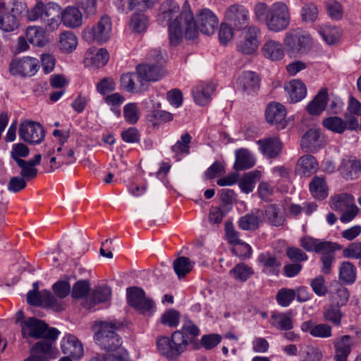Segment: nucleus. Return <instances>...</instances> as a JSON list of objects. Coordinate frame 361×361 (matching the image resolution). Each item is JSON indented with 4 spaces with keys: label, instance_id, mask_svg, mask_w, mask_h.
<instances>
[{
    "label": "nucleus",
    "instance_id": "nucleus-1",
    "mask_svg": "<svg viewBox=\"0 0 361 361\" xmlns=\"http://www.w3.org/2000/svg\"><path fill=\"white\" fill-rule=\"evenodd\" d=\"M158 20L166 23H191L194 16L190 4L185 1L180 11L178 4L173 0L163 1L158 11Z\"/></svg>",
    "mask_w": 361,
    "mask_h": 361
},
{
    "label": "nucleus",
    "instance_id": "nucleus-2",
    "mask_svg": "<svg viewBox=\"0 0 361 361\" xmlns=\"http://www.w3.org/2000/svg\"><path fill=\"white\" fill-rule=\"evenodd\" d=\"M239 30L240 39L236 44L237 51L244 55L255 54L261 43L260 29L255 25H247Z\"/></svg>",
    "mask_w": 361,
    "mask_h": 361
},
{
    "label": "nucleus",
    "instance_id": "nucleus-3",
    "mask_svg": "<svg viewBox=\"0 0 361 361\" xmlns=\"http://www.w3.org/2000/svg\"><path fill=\"white\" fill-rule=\"evenodd\" d=\"M152 61H154L157 63H142L136 66V71L140 75V82L141 86H144L145 82H155L164 77L165 72L162 68V63L164 62L163 56L161 51L154 50L149 56Z\"/></svg>",
    "mask_w": 361,
    "mask_h": 361
},
{
    "label": "nucleus",
    "instance_id": "nucleus-4",
    "mask_svg": "<svg viewBox=\"0 0 361 361\" xmlns=\"http://www.w3.org/2000/svg\"><path fill=\"white\" fill-rule=\"evenodd\" d=\"M116 324L112 322H102L100 329L94 334L97 343L107 352L124 349L121 347V338L116 333Z\"/></svg>",
    "mask_w": 361,
    "mask_h": 361
},
{
    "label": "nucleus",
    "instance_id": "nucleus-5",
    "mask_svg": "<svg viewBox=\"0 0 361 361\" xmlns=\"http://www.w3.org/2000/svg\"><path fill=\"white\" fill-rule=\"evenodd\" d=\"M284 44L294 54H304L313 46V39L310 35L302 30H293L286 34Z\"/></svg>",
    "mask_w": 361,
    "mask_h": 361
},
{
    "label": "nucleus",
    "instance_id": "nucleus-6",
    "mask_svg": "<svg viewBox=\"0 0 361 361\" xmlns=\"http://www.w3.org/2000/svg\"><path fill=\"white\" fill-rule=\"evenodd\" d=\"M39 69V60L30 56L13 59L9 65V72L12 75L23 78L35 75Z\"/></svg>",
    "mask_w": 361,
    "mask_h": 361
},
{
    "label": "nucleus",
    "instance_id": "nucleus-7",
    "mask_svg": "<svg viewBox=\"0 0 361 361\" xmlns=\"http://www.w3.org/2000/svg\"><path fill=\"white\" fill-rule=\"evenodd\" d=\"M47 17L48 21L55 23L61 19L63 23H79L82 16L79 9L74 6H68L63 11L54 4H47Z\"/></svg>",
    "mask_w": 361,
    "mask_h": 361
},
{
    "label": "nucleus",
    "instance_id": "nucleus-8",
    "mask_svg": "<svg viewBox=\"0 0 361 361\" xmlns=\"http://www.w3.org/2000/svg\"><path fill=\"white\" fill-rule=\"evenodd\" d=\"M53 290L60 299L55 298L51 293L47 292V309H50L54 312L64 310L66 304L61 299L66 298L70 293V283L66 281H59L54 284Z\"/></svg>",
    "mask_w": 361,
    "mask_h": 361
},
{
    "label": "nucleus",
    "instance_id": "nucleus-9",
    "mask_svg": "<svg viewBox=\"0 0 361 361\" xmlns=\"http://www.w3.org/2000/svg\"><path fill=\"white\" fill-rule=\"evenodd\" d=\"M168 32L170 44L178 46L184 37L187 39L197 37V24H169Z\"/></svg>",
    "mask_w": 361,
    "mask_h": 361
},
{
    "label": "nucleus",
    "instance_id": "nucleus-10",
    "mask_svg": "<svg viewBox=\"0 0 361 361\" xmlns=\"http://www.w3.org/2000/svg\"><path fill=\"white\" fill-rule=\"evenodd\" d=\"M19 137L25 142L39 144L44 137L43 127L38 123L24 121L19 126Z\"/></svg>",
    "mask_w": 361,
    "mask_h": 361
},
{
    "label": "nucleus",
    "instance_id": "nucleus-11",
    "mask_svg": "<svg viewBox=\"0 0 361 361\" xmlns=\"http://www.w3.org/2000/svg\"><path fill=\"white\" fill-rule=\"evenodd\" d=\"M128 304L142 313L150 312L154 307V302L145 297L144 290L137 287L127 288Z\"/></svg>",
    "mask_w": 361,
    "mask_h": 361
},
{
    "label": "nucleus",
    "instance_id": "nucleus-12",
    "mask_svg": "<svg viewBox=\"0 0 361 361\" xmlns=\"http://www.w3.org/2000/svg\"><path fill=\"white\" fill-rule=\"evenodd\" d=\"M20 329L23 338L43 339L45 338V322L35 317H27L21 322Z\"/></svg>",
    "mask_w": 361,
    "mask_h": 361
},
{
    "label": "nucleus",
    "instance_id": "nucleus-13",
    "mask_svg": "<svg viewBox=\"0 0 361 361\" xmlns=\"http://www.w3.org/2000/svg\"><path fill=\"white\" fill-rule=\"evenodd\" d=\"M111 29V24H91L84 29L82 37L89 43L105 42L110 37Z\"/></svg>",
    "mask_w": 361,
    "mask_h": 361
},
{
    "label": "nucleus",
    "instance_id": "nucleus-14",
    "mask_svg": "<svg viewBox=\"0 0 361 361\" xmlns=\"http://www.w3.org/2000/svg\"><path fill=\"white\" fill-rule=\"evenodd\" d=\"M157 345L161 354L170 359L176 358L179 355L186 350L180 341H176L173 334L171 339L168 337H161L157 339Z\"/></svg>",
    "mask_w": 361,
    "mask_h": 361
},
{
    "label": "nucleus",
    "instance_id": "nucleus-15",
    "mask_svg": "<svg viewBox=\"0 0 361 361\" xmlns=\"http://www.w3.org/2000/svg\"><path fill=\"white\" fill-rule=\"evenodd\" d=\"M173 334L175 341H180L186 350L188 345L199 336L200 329L192 321L186 319L184 321L181 329L177 330Z\"/></svg>",
    "mask_w": 361,
    "mask_h": 361
},
{
    "label": "nucleus",
    "instance_id": "nucleus-16",
    "mask_svg": "<svg viewBox=\"0 0 361 361\" xmlns=\"http://www.w3.org/2000/svg\"><path fill=\"white\" fill-rule=\"evenodd\" d=\"M266 120L278 128H284L286 126V109L283 105L278 102H271L268 104L266 112Z\"/></svg>",
    "mask_w": 361,
    "mask_h": 361
},
{
    "label": "nucleus",
    "instance_id": "nucleus-17",
    "mask_svg": "<svg viewBox=\"0 0 361 361\" xmlns=\"http://www.w3.org/2000/svg\"><path fill=\"white\" fill-rule=\"evenodd\" d=\"M325 145V139L319 129L310 128L302 136L301 147L307 152H315Z\"/></svg>",
    "mask_w": 361,
    "mask_h": 361
},
{
    "label": "nucleus",
    "instance_id": "nucleus-18",
    "mask_svg": "<svg viewBox=\"0 0 361 361\" xmlns=\"http://www.w3.org/2000/svg\"><path fill=\"white\" fill-rule=\"evenodd\" d=\"M25 11V6L20 2L7 5L0 0V23H15L19 20V16Z\"/></svg>",
    "mask_w": 361,
    "mask_h": 361
},
{
    "label": "nucleus",
    "instance_id": "nucleus-19",
    "mask_svg": "<svg viewBox=\"0 0 361 361\" xmlns=\"http://www.w3.org/2000/svg\"><path fill=\"white\" fill-rule=\"evenodd\" d=\"M237 87L243 92L251 94L259 89V78L254 72H243L238 78Z\"/></svg>",
    "mask_w": 361,
    "mask_h": 361
},
{
    "label": "nucleus",
    "instance_id": "nucleus-20",
    "mask_svg": "<svg viewBox=\"0 0 361 361\" xmlns=\"http://www.w3.org/2000/svg\"><path fill=\"white\" fill-rule=\"evenodd\" d=\"M334 344L335 348V361H347L353 345L351 337L348 335L343 336L335 339Z\"/></svg>",
    "mask_w": 361,
    "mask_h": 361
},
{
    "label": "nucleus",
    "instance_id": "nucleus-21",
    "mask_svg": "<svg viewBox=\"0 0 361 361\" xmlns=\"http://www.w3.org/2000/svg\"><path fill=\"white\" fill-rule=\"evenodd\" d=\"M327 102L328 89L323 87L308 104L306 106V110L312 116H319L325 109Z\"/></svg>",
    "mask_w": 361,
    "mask_h": 361
},
{
    "label": "nucleus",
    "instance_id": "nucleus-22",
    "mask_svg": "<svg viewBox=\"0 0 361 361\" xmlns=\"http://www.w3.org/2000/svg\"><path fill=\"white\" fill-rule=\"evenodd\" d=\"M61 348L64 354L69 355L75 360L83 356V346L81 342L73 335H67L64 338Z\"/></svg>",
    "mask_w": 361,
    "mask_h": 361
},
{
    "label": "nucleus",
    "instance_id": "nucleus-23",
    "mask_svg": "<svg viewBox=\"0 0 361 361\" xmlns=\"http://www.w3.org/2000/svg\"><path fill=\"white\" fill-rule=\"evenodd\" d=\"M264 219L273 226H282L286 222L285 213L277 204H270L264 210Z\"/></svg>",
    "mask_w": 361,
    "mask_h": 361
},
{
    "label": "nucleus",
    "instance_id": "nucleus-24",
    "mask_svg": "<svg viewBox=\"0 0 361 361\" xmlns=\"http://www.w3.org/2000/svg\"><path fill=\"white\" fill-rule=\"evenodd\" d=\"M270 324L280 331H289L293 329V312H273L270 318Z\"/></svg>",
    "mask_w": 361,
    "mask_h": 361
},
{
    "label": "nucleus",
    "instance_id": "nucleus-25",
    "mask_svg": "<svg viewBox=\"0 0 361 361\" xmlns=\"http://www.w3.org/2000/svg\"><path fill=\"white\" fill-rule=\"evenodd\" d=\"M285 90L291 102L296 103L306 97L305 85L299 80H293L285 85Z\"/></svg>",
    "mask_w": 361,
    "mask_h": 361
},
{
    "label": "nucleus",
    "instance_id": "nucleus-26",
    "mask_svg": "<svg viewBox=\"0 0 361 361\" xmlns=\"http://www.w3.org/2000/svg\"><path fill=\"white\" fill-rule=\"evenodd\" d=\"M260 150L268 158H275L280 153L282 144L276 137H269L257 141Z\"/></svg>",
    "mask_w": 361,
    "mask_h": 361
},
{
    "label": "nucleus",
    "instance_id": "nucleus-27",
    "mask_svg": "<svg viewBox=\"0 0 361 361\" xmlns=\"http://www.w3.org/2000/svg\"><path fill=\"white\" fill-rule=\"evenodd\" d=\"M111 290L109 286L96 287L91 295V298L84 302L83 306L87 309L93 307L95 305L105 302L111 298Z\"/></svg>",
    "mask_w": 361,
    "mask_h": 361
},
{
    "label": "nucleus",
    "instance_id": "nucleus-28",
    "mask_svg": "<svg viewBox=\"0 0 361 361\" xmlns=\"http://www.w3.org/2000/svg\"><path fill=\"white\" fill-rule=\"evenodd\" d=\"M109 54L106 49H89L85 53V61L96 68L104 66L109 61Z\"/></svg>",
    "mask_w": 361,
    "mask_h": 361
},
{
    "label": "nucleus",
    "instance_id": "nucleus-29",
    "mask_svg": "<svg viewBox=\"0 0 361 361\" xmlns=\"http://www.w3.org/2000/svg\"><path fill=\"white\" fill-rule=\"evenodd\" d=\"M312 196L319 200L326 199L329 195V188L325 179L322 176H314L309 184Z\"/></svg>",
    "mask_w": 361,
    "mask_h": 361
},
{
    "label": "nucleus",
    "instance_id": "nucleus-30",
    "mask_svg": "<svg viewBox=\"0 0 361 361\" xmlns=\"http://www.w3.org/2000/svg\"><path fill=\"white\" fill-rule=\"evenodd\" d=\"M235 161L234 169L235 171H242L250 169L255 164V159L246 149H240L235 151Z\"/></svg>",
    "mask_w": 361,
    "mask_h": 361
},
{
    "label": "nucleus",
    "instance_id": "nucleus-31",
    "mask_svg": "<svg viewBox=\"0 0 361 361\" xmlns=\"http://www.w3.org/2000/svg\"><path fill=\"white\" fill-rule=\"evenodd\" d=\"M121 87L128 92H135L142 91L145 89L140 82V75L137 71L134 73H127L123 74L121 77Z\"/></svg>",
    "mask_w": 361,
    "mask_h": 361
},
{
    "label": "nucleus",
    "instance_id": "nucleus-32",
    "mask_svg": "<svg viewBox=\"0 0 361 361\" xmlns=\"http://www.w3.org/2000/svg\"><path fill=\"white\" fill-rule=\"evenodd\" d=\"M41 159L42 155L38 154L29 161H19L17 164L21 169V177L25 180L35 178L37 173V170L35 166L39 164Z\"/></svg>",
    "mask_w": 361,
    "mask_h": 361
},
{
    "label": "nucleus",
    "instance_id": "nucleus-33",
    "mask_svg": "<svg viewBox=\"0 0 361 361\" xmlns=\"http://www.w3.org/2000/svg\"><path fill=\"white\" fill-rule=\"evenodd\" d=\"M297 166L301 175L309 177L317 171L319 164L314 157L306 154L298 159Z\"/></svg>",
    "mask_w": 361,
    "mask_h": 361
},
{
    "label": "nucleus",
    "instance_id": "nucleus-34",
    "mask_svg": "<svg viewBox=\"0 0 361 361\" xmlns=\"http://www.w3.org/2000/svg\"><path fill=\"white\" fill-rule=\"evenodd\" d=\"M262 211L256 209L251 214H245L241 216L238 221V226L243 230H256L262 223L261 216Z\"/></svg>",
    "mask_w": 361,
    "mask_h": 361
},
{
    "label": "nucleus",
    "instance_id": "nucleus-35",
    "mask_svg": "<svg viewBox=\"0 0 361 361\" xmlns=\"http://www.w3.org/2000/svg\"><path fill=\"white\" fill-rule=\"evenodd\" d=\"M290 20L289 8L283 2H276L271 8L270 22L288 23Z\"/></svg>",
    "mask_w": 361,
    "mask_h": 361
},
{
    "label": "nucleus",
    "instance_id": "nucleus-36",
    "mask_svg": "<svg viewBox=\"0 0 361 361\" xmlns=\"http://www.w3.org/2000/svg\"><path fill=\"white\" fill-rule=\"evenodd\" d=\"M225 18L229 21H247L249 20V11L243 6L233 4L229 6L226 11Z\"/></svg>",
    "mask_w": 361,
    "mask_h": 361
},
{
    "label": "nucleus",
    "instance_id": "nucleus-37",
    "mask_svg": "<svg viewBox=\"0 0 361 361\" xmlns=\"http://www.w3.org/2000/svg\"><path fill=\"white\" fill-rule=\"evenodd\" d=\"M78 38L73 32L66 31L59 36V49L66 54L73 52L77 47Z\"/></svg>",
    "mask_w": 361,
    "mask_h": 361
},
{
    "label": "nucleus",
    "instance_id": "nucleus-38",
    "mask_svg": "<svg viewBox=\"0 0 361 361\" xmlns=\"http://www.w3.org/2000/svg\"><path fill=\"white\" fill-rule=\"evenodd\" d=\"M262 51L264 56L271 61H279L283 57L282 45L274 40L267 42L263 45Z\"/></svg>",
    "mask_w": 361,
    "mask_h": 361
},
{
    "label": "nucleus",
    "instance_id": "nucleus-39",
    "mask_svg": "<svg viewBox=\"0 0 361 361\" xmlns=\"http://www.w3.org/2000/svg\"><path fill=\"white\" fill-rule=\"evenodd\" d=\"M214 90V86L211 84L197 87L193 90L195 102L202 106L207 104L211 100V96Z\"/></svg>",
    "mask_w": 361,
    "mask_h": 361
},
{
    "label": "nucleus",
    "instance_id": "nucleus-40",
    "mask_svg": "<svg viewBox=\"0 0 361 361\" xmlns=\"http://www.w3.org/2000/svg\"><path fill=\"white\" fill-rule=\"evenodd\" d=\"M60 331L54 327H50L47 324V358H55L59 352L55 347Z\"/></svg>",
    "mask_w": 361,
    "mask_h": 361
},
{
    "label": "nucleus",
    "instance_id": "nucleus-41",
    "mask_svg": "<svg viewBox=\"0 0 361 361\" xmlns=\"http://www.w3.org/2000/svg\"><path fill=\"white\" fill-rule=\"evenodd\" d=\"M319 34L329 45L336 44L341 37V33L338 27L330 24L324 25L319 30Z\"/></svg>",
    "mask_w": 361,
    "mask_h": 361
},
{
    "label": "nucleus",
    "instance_id": "nucleus-42",
    "mask_svg": "<svg viewBox=\"0 0 361 361\" xmlns=\"http://www.w3.org/2000/svg\"><path fill=\"white\" fill-rule=\"evenodd\" d=\"M355 203L354 197L350 194L343 193L335 195L331 199V207L335 211L343 212Z\"/></svg>",
    "mask_w": 361,
    "mask_h": 361
},
{
    "label": "nucleus",
    "instance_id": "nucleus-43",
    "mask_svg": "<svg viewBox=\"0 0 361 361\" xmlns=\"http://www.w3.org/2000/svg\"><path fill=\"white\" fill-rule=\"evenodd\" d=\"M26 37L30 44L43 47L45 44V31L42 27L33 25L27 27Z\"/></svg>",
    "mask_w": 361,
    "mask_h": 361
},
{
    "label": "nucleus",
    "instance_id": "nucleus-44",
    "mask_svg": "<svg viewBox=\"0 0 361 361\" xmlns=\"http://www.w3.org/2000/svg\"><path fill=\"white\" fill-rule=\"evenodd\" d=\"M193 264L189 258L179 257L173 261V267L178 279H182L191 271Z\"/></svg>",
    "mask_w": 361,
    "mask_h": 361
},
{
    "label": "nucleus",
    "instance_id": "nucleus-45",
    "mask_svg": "<svg viewBox=\"0 0 361 361\" xmlns=\"http://www.w3.org/2000/svg\"><path fill=\"white\" fill-rule=\"evenodd\" d=\"M339 279L345 284H352L356 279V269L350 262H343L339 269Z\"/></svg>",
    "mask_w": 361,
    "mask_h": 361
},
{
    "label": "nucleus",
    "instance_id": "nucleus-46",
    "mask_svg": "<svg viewBox=\"0 0 361 361\" xmlns=\"http://www.w3.org/2000/svg\"><path fill=\"white\" fill-rule=\"evenodd\" d=\"M240 28L237 27V24H220L219 28L220 43L224 46L230 44L234 37L235 31L239 30Z\"/></svg>",
    "mask_w": 361,
    "mask_h": 361
},
{
    "label": "nucleus",
    "instance_id": "nucleus-47",
    "mask_svg": "<svg viewBox=\"0 0 361 361\" xmlns=\"http://www.w3.org/2000/svg\"><path fill=\"white\" fill-rule=\"evenodd\" d=\"M117 6L122 11H132L137 6L151 8L155 3V0H116Z\"/></svg>",
    "mask_w": 361,
    "mask_h": 361
},
{
    "label": "nucleus",
    "instance_id": "nucleus-48",
    "mask_svg": "<svg viewBox=\"0 0 361 361\" xmlns=\"http://www.w3.org/2000/svg\"><path fill=\"white\" fill-rule=\"evenodd\" d=\"M229 274L235 280L244 282L253 275L254 271L246 264L239 263L230 270Z\"/></svg>",
    "mask_w": 361,
    "mask_h": 361
},
{
    "label": "nucleus",
    "instance_id": "nucleus-49",
    "mask_svg": "<svg viewBox=\"0 0 361 361\" xmlns=\"http://www.w3.org/2000/svg\"><path fill=\"white\" fill-rule=\"evenodd\" d=\"M225 230L228 242L231 244L242 245L246 250L245 255L249 257L252 252L251 247L248 244L241 242L239 238L238 233L235 230L232 223L226 222Z\"/></svg>",
    "mask_w": 361,
    "mask_h": 361
},
{
    "label": "nucleus",
    "instance_id": "nucleus-50",
    "mask_svg": "<svg viewBox=\"0 0 361 361\" xmlns=\"http://www.w3.org/2000/svg\"><path fill=\"white\" fill-rule=\"evenodd\" d=\"M323 126L328 130L336 133H343L346 129V123L338 116H330L322 121Z\"/></svg>",
    "mask_w": 361,
    "mask_h": 361
},
{
    "label": "nucleus",
    "instance_id": "nucleus-51",
    "mask_svg": "<svg viewBox=\"0 0 361 361\" xmlns=\"http://www.w3.org/2000/svg\"><path fill=\"white\" fill-rule=\"evenodd\" d=\"M300 361H321L323 358V353L318 348L307 345L300 351Z\"/></svg>",
    "mask_w": 361,
    "mask_h": 361
},
{
    "label": "nucleus",
    "instance_id": "nucleus-52",
    "mask_svg": "<svg viewBox=\"0 0 361 361\" xmlns=\"http://www.w3.org/2000/svg\"><path fill=\"white\" fill-rule=\"evenodd\" d=\"M90 290V281L88 280H79L73 286L71 296L74 299H82L89 294Z\"/></svg>",
    "mask_w": 361,
    "mask_h": 361
},
{
    "label": "nucleus",
    "instance_id": "nucleus-53",
    "mask_svg": "<svg viewBox=\"0 0 361 361\" xmlns=\"http://www.w3.org/2000/svg\"><path fill=\"white\" fill-rule=\"evenodd\" d=\"M24 361H45V341L35 343L30 350V356Z\"/></svg>",
    "mask_w": 361,
    "mask_h": 361
},
{
    "label": "nucleus",
    "instance_id": "nucleus-54",
    "mask_svg": "<svg viewBox=\"0 0 361 361\" xmlns=\"http://www.w3.org/2000/svg\"><path fill=\"white\" fill-rule=\"evenodd\" d=\"M38 282L32 284V289L29 290L26 295L27 302L32 306L41 307L43 305L44 298L39 290Z\"/></svg>",
    "mask_w": 361,
    "mask_h": 361
},
{
    "label": "nucleus",
    "instance_id": "nucleus-55",
    "mask_svg": "<svg viewBox=\"0 0 361 361\" xmlns=\"http://www.w3.org/2000/svg\"><path fill=\"white\" fill-rule=\"evenodd\" d=\"M259 177L257 171H250L246 173L239 180V186L241 190L245 193H249L253 190L255 179Z\"/></svg>",
    "mask_w": 361,
    "mask_h": 361
},
{
    "label": "nucleus",
    "instance_id": "nucleus-56",
    "mask_svg": "<svg viewBox=\"0 0 361 361\" xmlns=\"http://www.w3.org/2000/svg\"><path fill=\"white\" fill-rule=\"evenodd\" d=\"M338 305H331L324 312V317L326 321L335 326H339L342 318V313Z\"/></svg>",
    "mask_w": 361,
    "mask_h": 361
},
{
    "label": "nucleus",
    "instance_id": "nucleus-57",
    "mask_svg": "<svg viewBox=\"0 0 361 361\" xmlns=\"http://www.w3.org/2000/svg\"><path fill=\"white\" fill-rule=\"evenodd\" d=\"M192 137L189 133H185L180 137V140L171 147V150L176 155L180 154H188L190 152V146Z\"/></svg>",
    "mask_w": 361,
    "mask_h": 361
},
{
    "label": "nucleus",
    "instance_id": "nucleus-58",
    "mask_svg": "<svg viewBox=\"0 0 361 361\" xmlns=\"http://www.w3.org/2000/svg\"><path fill=\"white\" fill-rule=\"evenodd\" d=\"M219 20L216 14L209 8L198 10L191 23H217Z\"/></svg>",
    "mask_w": 361,
    "mask_h": 361
},
{
    "label": "nucleus",
    "instance_id": "nucleus-59",
    "mask_svg": "<svg viewBox=\"0 0 361 361\" xmlns=\"http://www.w3.org/2000/svg\"><path fill=\"white\" fill-rule=\"evenodd\" d=\"M318 8L313 3L305 4L301 8L302 20L306 22H314L318 20Z\"/></svg>",
    "mask_w": 361,
    "mask_h": 361
},
{
    "label": "nucleus",
    "instance_id": "nucleus-60",
    "mask_svg": "<svg viewBox=\"0 0 361 361\" xmlns=\"http://www.w3.org/2000/svg\"><path fill=\"white\" fill-rule=\"evenodd\" d=\"M255 20L259 22H270L271 8L263 2H258L254 8Z\"/></svg>",
    "mask_w": 361,
    "mask_h": 361
},
{
    "label": "nucleus",
    "instance_id": "nucleus-61",
    "mask_svg": "<svg viewBox=\"0 0 361 361\" xmlns=\"http://www.w3.org/2000/svg\"><path fill=\"white\" fill-rule=\"evenodd\" d=\"M341 249V246L336 243L324 241L318 239L315 252L321 253L322 255H323L335 253L336 251L340 250Z\"/></svg>",
    "mask_w": 361,
    "mask_h": 361
},
{
    "label": "nucleus",
    "instance_id": "nucleus-62",
    "mask_svg": "<svg viewBox=\"0 0 361 361\" xmlns=\"http://www.w3.org/2000/svg\"><path fill=\"white\" fill-rule=\"evenodd\" d=\"M296 296V292L293 289L281 288L276 294V300L279 305L288 307Z\"/></svg>",
    "mask_w": 361,
    "mask_h": 361
},
{
    "label": "nucleus",
    "instance_id": "nucleus-63",
    "mask_svg": "<svg viewBox=\"0 0 361 361\" xmlns=\"http://www.w3.org/2000/svg\"><path fill=\"white\" fill-rule=\"evenodd\" d=\"M30 149L23 143L14 144L11 150V157L18 164L19 161H25L22 158H25L29 155Z\"/></svg>",
    "mask_w": 361,
    "mask_h": 361
},
{
    "label": "nucleus",
    "instance_id": "nucleus-64",
    "mask_svg": "<svg viewBox=\"0 0 361 361\" xmlns=\"http://www.w3.org/2000/svg\"><path fill=\"white\" fill-rule=\"evenodd\" d=\"M180 314L176 310H169L161 316V322L169 327H176L180 322Z\"/></svg>",
    "mask_w": 361,
    "mask_h": 361
}]
</instances>
